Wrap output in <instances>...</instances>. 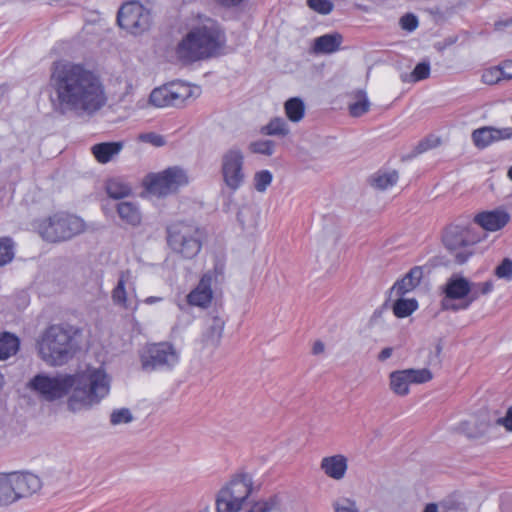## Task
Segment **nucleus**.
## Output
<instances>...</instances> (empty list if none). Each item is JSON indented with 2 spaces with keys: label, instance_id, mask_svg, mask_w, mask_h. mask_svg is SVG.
I'll return each mask as SVG.
<instances>
[{
  "label": "nucleus",
  "instance_id": "46",
  "mask_svg": "<svg viewBox=\"0 0 512 512\" xmlns=\"http://www.w3.org/2000/svg\"><path fill=\"white\" fill-rule=\"evenodd\" d=\"M308 6L323 15L329 14L333 9V3L330 0H307Z\"/></svg>",
  "mask_w": 512,
  "mask_h": 512
},
{
  "label": "nucleus",
  "instance_id": "50",
  "mask_svg": "<svg viewBox=\"0 0 512 512\" xmlns=\"http://www.w3.org/2000/svg\"><path fill=\"white\" fill-rule=\"evenodd\" d=\"M496 425H502L507 431L512 432V406L508 408L504 417H499L495 420Z\"/></svg>",
  "mask_w": 512,
  "mask_h": 512
},
{
  "label": "nucleus",
  "instance_id": "41",
  "mask_svg": "<svg viewBox=\"0 0 512 512\" xmlns=\"http://www.w3.org/2000/svg\"><path fill=\"white\" fill-rule=\"evenodd\" d=\"M273 175L269 170H261L254 174L253 182L254 188L258 192H265L267 187L271 184Z\"/></svg>",
  "mask_w": 512,
  "mask_h": 512
},
{
  "label": "nucleus",
  "instance_id": "20",
  "mask_svg": "<svg viewBox=\"0 0 512 512\" xmlns=\"http://www.w3.org/2000/svg\"><path fill=\"white\" fill-rule=\"evenodd\" d=\"M211 278L203 276L198 286L187 295V302L192 306L205 307L211 302Z\"/></svg>",
  "mask_w": 512,
  "mask_h": 512
},
{
  "label": "nucleus",
  "instance_id": "43",
  "mask_svg": "<svg viewBox=\"0 0 512 512\" xmlns=\"http://www.w3.org/2000/svg\"><path fill=\"white\" fill-rule=\"evenodd\" d=\"M133 415L128 408L113 410L110 415L112 425L127 424L133 421Z\"/></svg>",
  "mask_w": 512,
  "mask_h": 512
},
{
  "label": "nucleus",
  "instance_id": "40",
  "mask_svg": "<svg viewBox=\"0 0 512 512\" xmlns=\"http://www.w3.org/2000/svg\"><path fill=\"white\" fill-rule=\"evenodd\" d=\"M275 142L272 140H258L249 144V150L255 154L271 156L274 153Z\"/></svg>",
  "mask_w": 512,
  "mask_h": 512
},
{
  "label": "nucleus",
  "instance_id": "11",
  "mask_svg": "<svg viewBox=\"0 0 512 512\" xmlns=\"http://www.w3.org/2000/svg\"><path fill=\"white\" fill-rule=\"evenodd\" d=\"M244 153L236 146L226 150L221 156V175L224 184L232 192L237 191L245 182Z\"/></svg>",
  "mask_w": 512,
  "mask_h": 512
},
{
  "label": "nucleus",
  "instance_id": "33",
  "mask_svg": "<svg viewBox=\"0 0 512 512\" xmlns=\"http://www.w3.org/2000/svg\"><path fill=\"white\" fill-rule=\"evenodd\" d=\"M261 133L270 136H286L289 134V128L283 118L275 117L261 128Z\"/></svg>",
  "mask_w": 512,
  "mask_h": 512
},
{
  "label": "nucleus",
  "instance_id": "6",
  "mask_svg": "<svg viewBox=\"0 0 512 512\" xmlns=\"http://www.w3.org/2000/svg\"><path fill=\"white\" fill-rule=\"evenodd\" d=\"M86 225L80 217L66 213L57 212L38 225L40 236L51 243L63 242L83 233Z\"/></svg>",
  "mask_w": 512,
  "mask_h": 512
},
{
  "label": "nucleus",
  "instance_id": "27",
  "mask_svg": "<svg viewBox=\"0 0 512 512\" xmlns=\"http://www.w3.org/2000/svg\"><path fill=\"white\" fill-rule=\"evenodd\" d=\"M397 297L398 299H396L392 304L393 314L397 318L408 317L418 309V302L415 298L408 299L403 296Z\"/></svg>",
  "mask_w": 512,
  "mask_h": 512
},
{
  "label": "nucleus",
  "instance_id": "8",
  "mask_svg": "<svg viewBox=\"0 0 512 512\" xmlns=\"http://www.w3.org/2000/svg\"><path fill=\"white\" fill-rule=\"evenodd\" d=\"M179 359V352L170 342L149 344L140 354L141 368L145 372L170 371Z\"/></svg>",
  "mask_w": 512,
  "mask_h": 512
},
{
  "label": "nucleus",
  "instance_id": "54",
  "mask_svg": "<svg viewBox=\"0 0 512 512\" xmlns=\"http://www.w3.org/2000/svg\"><path fill=\"white\" fill-rule=\"evenodd\" d=\"M503 79H512V61H505L501 65Z\"/></svg>",
  "mask_w": 512,
  "mask_h": 512
},
{
  "label": "nucleus",
  "instance_id": "62",
  "mask_svg": "<svg viewBox=\"0 0 512 512\" xmlns=\"http://www.w3.org/2000/svg\"><path fill=\"white\" fill-rule=\"evenodd\" d=\"M161 300H162V298H160V297L150 296V297H147V298L144 300V302H145L146 304H154V303H157V302H159V301H161Z\"/></svg>",
  "mask_w": 512,
  "mask_h": 512
},
{
  "label": "nucleus",
  "instance_id": "14",
  "mask_svg": "<svg viewBox=\"0 0 512 512\" xmlns=\"http://www.w3.org/2000/svg\"><path fill=\"white\" fill-rule=\"evenodd\" d=\"M14 502L20 498L27 497L37 492L41 488V480L38 476L32 473H8Z\"/></svg>",
  "mask_w": 512,
  "mask_h": 512
},
{
  "label": "nucleus",
  "instance_id": "35",
  "mask_svg": "<svg viewBox=\"0 0 512 512\" xmlns=\"http://www.w3.org/2000/svg\"><path fill=\"white\" fill-rule=\"evenodd\" d=\"M106 192L111 198L121 199L131 193V188L119 180L111 179L106 184Z\"/></svg>",
  "mask_w": 512,
  "mask_h": 512
},
{
  "label": "nucleus",
  "instance_id": "1",
  "mask_svg": "<svg viewBox=\"0 0 512 512\" xmlns=\"http://www.w3.org/2000/svg\"><path fill=\"white\" fill-rule=\"evenodd\" d=\"M53 112L93 116L107 101L100 77L83 64L54 62L48 83Z\"/></svg>",
  "mask_w": 512,
  "mask_h": 512
},
{
  "label": "nucleus",
  "instance_id": "10",
  "mask_svg": "<svg viewBox=\"0 0 512 512\" xmlns=\"http://www.w3.org/2000/svg\"><path fill=\"white\" fill-rule=\"evenodd\" d=\"M117 23L127 32L139 35L147 31L152 24V15L149 9L137 1L123 4L117 13Z\"/></svg>",
  "mask_w": 512,
  "mask_h": 512
},
{
  "label": "nucleus",
  "instance_id": "59",
  "mask_svg": "<svg viewBox=\"0 0 512 512\" xmlns=\"http://www.w3.org/2000/svg\"><path fill=\"white\" fill-rule=\"evenodd\" d=\"M324 343L320 340L316 341L313 345L312 352L314 355H318L324 352Z\"/></svg>",
  "mask_w": 512,
  "mask_h": 512
},
{
  "label": "nucleus",
  "instance_id": "42",
  "mask_svg": "<svg viewBox=\"0 0 512 512\" xmlns=\"http://www.w3.org/2000/svg\"><path fill=\"white\" fill-rule=\"evenodd\" d=\"M410 381V384H422L432 379V373L429 369H405Z\"/></svg>",
  "mask_w": 512,
  "mask_h": 512
},
{
  "label": "nucleus",
  "instance_id": "49",
  "mask_svg": "<svg viewBox=\"0 0 512 512\" xmlns=\"http://www.w3.org/2000/svg\"><path fill=\"white\" fill-rule=\"evenodd\" d=\"M334 512H359V510L354 500L345 498L342 503L334 504Z\"/></svg>",
  "mask_w": 512,
  "mask_h": 512
},
{
  "label": "nucleus",
  "instance_id": "37",
  "mask_svg": "<svg viewBox=\"0 0 512 512\" xmlns=\"http://www.w3.org/2000/svg\"><path fill=\"white\" fill-rule=\"evenodd\" d=\"M112 299L114 304L120 305L125 309L134 310L136 307H131L127 301V293L125 290V281L123 278L118 280L116 287L112 291Z\"/></svg>",
  "mask_w": 512,
  "mask_h": 512
},
{
  "label": "nucleus",
  "instance_id": "29",
  "mask_svg": "<svg viewBox=\"0 0 512 512\" xmlns=\"http://www.w3.org/2000/svg\"><path fill=\"white\" fill-rule=\"evenodd\" d=\"M410 381L406 370L394 371L390 374V388L400 396L407 395L409 392Z\"/></svg>",
  "mask_w": 512,
  "mask_h": 512
},
{
  "label": "nucleus",
  "instance_id": "31",
  "mask_svg": "<svg viewBox=\"0 0 512 512\" xmlns=\"http://www.w3.org/2000/svg\"><path fill=\"white\" fill-rule=\"evenodd\" d=\"M354 101L349 103L348 110L351 116L360 117L367 113L370 108V102L367 98L366 92L358 90L353 95Z\"/></svg>",
  "mask_w": 512,
  "mask_h": 512
},
{
  "label": "nucleus",
  "instance_id": "17",
  "mask_svg": "<svg viewBox=\"0 0 512 512\" xmlns=\"http://www.w3.org/2000/svg\"><path fill=\"white\" fill-rule=\"evenodd\" d=\"M320 469L324 474L336 481L342 480L348 469V459L342 454H336L322 458Z\"/></svg>",
  "mask_w": 512,
  "mask_h": 512
},
{
  "label": "nucleus",
  "instance_id": "24",
  "mask_svg": "<svg viewBox=\"0 0 512 512\" xmlns=\"http://www.w3.org/2000/svg\"><path fill=\"white\" fill-rule=\"evenodd\" d=\"M20 348V339L9 332L0 334V360H6L15 355Z\"/></svg>",
  "mask_w": 512,
  "mask_h": 512
},
{
  "label": "nucleus",
  "instance_id": "28",
  "mask_svg": "<svg viewBox=\"0 0 512 512\" xmlns=\"http://www.w3.org/2000/svg\"><path fill=\"white\" fill-rule=\"evenodd\" d=\"M284 110L290 121L299 122L305 115V104L301 98L292 97L284 103Z\"/></svg>",
  "mask_w": 512,
  "mask_h": 512
},
{
  "label": "nucleus",
  "instance_id": "64",
  "mask_svg": "<svg viewBox=\"0 0 512 512\" xmlns=\"http://www.w3.org/2000/svg\"><path fill=\"white\" fill-rule=\"evenodd\" d=\"M508 177L512 180V166L508 170Z\"/></svg>",
  "mask_w": 512,
  "mask_h": 512
},
{
  "label": "nucleus",
  "instance_id": "23",
  "mask_svg": "<svg viewBox=\"0 0 512 512\" xmlns=\"http://www.w3.org/2000/svg\"><path fill=\"white\" fill-rule=\"evenodd\" d=\"M123 148L122 142H103L95 144L92 147V153L100 163L109 162Z\"/></svg>",
  "mask_w": 512,
  "mask_h": 512
},
{
  "label": "nucleus",
  "instance_id": "16",
  "mask_svg": "<svg viewBox=\"0 0 512 512\" xmlns=\"http://www.w3.org/2000/svg\"><path fill=\"white\" fill-rule=\"evenodd\" d=\"M221 491L243 505L252 492V479L248 474L236 475Z\"/></svg>",
  "mask_w": 512,
  "mask_h": 512
},
{
  "label": "nucleus",
  "instance_id": "4",
  "mask_svg": "<svg viewBox=\"0 0 512 512\" xmlns=\"http://www.w3.org/2000/svg\"><path fill=\"white\" fill-rule=\"evenodd\" d=\"M78 332L73 326L63 324L46 328L37 344L40 358L50 366L68 363L79 350Z\"/></svg>",
  "mask_w": 512,
  "mask_h": 512
},
{
  "label": "nucleus",
  "instance_id": "7",
  "mask_svg": "<svg viewBox=\"0 0 512 512\" xmlns=\"http://www.w3.org/2000/svg\"><path fill=\"white\" fill-rule=\"evenodd\" d=\"M473 229L472 224L454 223L449 225L443 233V244L454 254L458 264H464L468 260L472 255L469 247L480 241V237Z\"/></svg>",
  "mask_w": 512,
  "mask_h": 512
},
{
  "label": "nucleus",
  "instance_id": "53",
  "mask_svg": "<svg viewBox=\"0 0 512 512\" xmlns=\"http://www.w3.org/2000/svg\"><path fill=\"white\" fill-rule=\"evenodd\" d=\"M432 147H433V145L430 143L429 139L422 140L415 147V153L416 154H421V153L427 151L428 149H430Z\"/></svg>",
  "mask_w": 512,
  "mask_h": 512
},
{
  "label": "nucleus",
  "instance_id": "12",
  "mask_svg": "<svg viewBox=\"0 0 512 512\" xmlns=\"http://www.w3.org/2000/svg\"><path fill=\"white\" fill-rule=\"evenodd\" d=\"M192 96V89L182 82H171L152 90L149 101L159 108L182 107Z\"/></svg>",
  "mask_w": 512,
  "mask_h": 512
},
{
  "label": "nucleus",
  "instance_id": "38",
  "mask_svg": "<svg viewBox=\"0 0 512 512\" xmlns=\"http://www.w3.org/2000/svg\"><path fill=\"white\" fill-rule=\"evenodd\" d=\"M14 258V243L11 238H0V267L8 264Z\"/></svg>",
  "mask_w": 512,
  "mask_h": 512
},
{
  "label": "nucleus",
  "instance_id": "63",
  "mask_svg": "<svg viewBox=\"0 0 512 512\" xmlns=\"http://www.w3.org/2000/svg\"><path fill=\"white\" fill-rule=\"evenodd\" d=\"M4 384H5V378H4V375L0 372V391L3 389Z\"/></svg>",
  "mask_w": 512,
  "mask_h": 512
},
{
  "label": "nucleus",
  "instance_id": "3",
  "mask_svg": "<svg viewBox=\"0 0 512 512\" xmlns=\"http://www.w3.org/2000/svg\"><path fill=\"white\" fill-rule=\"evenodd\" d=\"M224 44L225 36L217 22L204 18L192 25L178 42L175 56L181 64L190 65L216 57Z\"/></svg>",
  "mask_w": 512,
  "mask_h": 512
},
{
  "label": "nucleus",
  "instance_id": "45",
  "mask_svg": "<svg viewBox=\"0 0 512 512\" xmlns=\"http://www.w3.org/2000/svg\"><path fill=\"white\" fill-rule=\"evenodd\" d=\"M503 79L501 66L487 69L482 74V81L485 84L493 85Z\"/></svg>",
  "mask_w": 512,
  "mask_h": 512
},
{
  "label": "nucleus",
  "instance_id": "25",
  "mask_svg": "<svg viewBox=\"0 0 512 512\" xmlns=\"http://www.w3.org/2000/svg\"><path fill=\"white\" fill-rule=\"evenodd\" d=\"M489 425L487 415L484 414L481 416L479 421L473 420L462 422L460 424V429L470 438H479L487 432Z\"/></svg>",
  "mask_w": 512,
  "mask_h": 512
},
{
  "label": "nucleus",
  "instance_id": "55",
  "mask_svg": "<svg viewBox=\"0 0 512 512\" xmlns=\"http://www.w3.org/2000/svg\"><path fill=\"white\" fill-rule=\"evenodd\" d=\"M494 26H495V30L503 31L507 27L512 26V17L511 18H507L505 20H498V21L495 22Z\"/></svg>",
  "mask_w": 512,
  "mask_h": 512
},
{
  "label": "nucleus",
  "instance_id": "30",
  "mask_svg": "<svg viewBox=\"0 0 512 512\" xmlns=\"http://www.w3.org/2000/svg\"><path fill=\"white\" fill-rule=\"evenodd\" d=\"M398 172L395 170L389 172H377L370 178V184L379 190H386L394 186L398 181Z\"/></svg>",
  "mask_w": 512,
  "mask_h": 512
},
{
  "label": "nucleus",
  "instance_id": "13",
  "mask_svg": "<svg viewBox=\"0 0 512 512\" xmlns=\"http://www.w3.org/2000/svg\"><path fill=\"white\" fill-rule=\"evenodd\" d=\"M471 291V282L459 275H452L443 288L445 294L441 301L443 310L459 311L469 308L467 302Z\"/></svg>",
  "mask_w": 512,
  "mask_h": 512
},
{
  "label": "nucleus",
  "instance_id": "60",
  "mask_svg": "<svg viewBox=\"0 0 512 512\" xmlns=\"http://www.w3.org/2000/svg\"><path fill=\"white\" fill-rule=\"evenodd\" d=\"M381 315H382V309L375 310L370 319V323L371 324L376 323L377 319L380 318Z\"/></svg>",
  "mask_w": 512,
  "mask_h": 512
},
{
  "label": "nucleus",
  "instance_id": "5",
  "mask_svg": "<svg viewBox=\"0 0 512 512\" xmlns=\"http://www.w3.org/2000/svg\"><path fill=\"white\" fill-rule=\"evenodd\" d=\"M167 244L171 250L185 259H192L198 255L205 238L204 231L197 225L176 221L166 228Z\"/></svg>",
  "mask_w": 512,
  "mask_h": 512
},
{
  "label": "nucleus",
  "instance_id": "61",
  "mask_svg": "<svg viewBox=\"0 0 512 512\" xmlns=\"http://www.w3.org/2000/svg\"><path fill=\"white\" fill-rule=\"evenodd\" d=\"M423 512H438V506L434 503L427 504Z\"/></svg>",
  "mask_w": 512,
  "mask_h": 512
},
{
  "label": "nucleus",
  "instance_id": "44",
  "mask_svg": "<svg viewBox=\"0 0 512 512\" xmlns=\"http://www.w3.org/2000/svg\"><path fill=\"white\" fill-rule=\"evenodd\" d=\"M495 275L500 279L510 281L512 279V260L510 258H504L495 268Z\"/></svg>",
  "mask_w": 512,
  "mask_h": 512
},
{
  "label": "nucleus",
  "instance_id": "18",
  "mask_svg": "<svg viewBox=\"0 0 512 512\" xmlns=\"http://www.w3.org/2000/svg\"><path fill=\"white\" fill-rule=\"evenodd\" d=\"M509 214L505 211L494 210L479 213L475 216V224L487 231H497L509 221Z\"/></svg>",
  "mask_w": 512,
  "mask_h": 512
},
{
  "label": "nucleus",
  "instance_id": "47",
  "mask_svg": "<svg viewBox=\"0 0 512 512\" xmlns=\"http://www.w3.org/2000/svg\"><path fill=\"white\" fill-rule=\"evenodd\" d=\"M138 138L140 141L152 144L155 147H161L165 145L164 137L154 132L142 133Z\"/></svg>",
  "mask_w": 512,
  "mask_h": 512
},
{
  "label": "nucleus",
  "instance_id": "19",
  "mask_svg": "<svg viewBox=\"0 0 512 512\" xmlns=\"http://www.w3.org/2000/svg\"><path fill=\"white\" fill-rule=\"evenodd\" d=\"M422 277V268L419 266L413 267L402 279L397 280L394 283L390 290L391 295L404 296L419 285Z\"/></svg>",
  "mask_w": 512,
  "mask_h": 512
},
{
  "label": "nucleus",
  "instance_id": "51",
  "mask_svg": "<svg viewBox=\"0 0 512 512\" xmlns=\"http://www.w3.org/2000/svg\"><path fill=\"white\" fill-rule=\"evenodd\" d=\"M442 350H443L442 340H438V342L435 345V352H434V354L429 357L430 364L438 365V364L441 363L440 356H441Z\"/></svg>",
  "mask_w": 512,
  "mask_h": 512
},
{
  "label": "nucleus",
  "instance_id": "32",
  "mask_svg": "<svg viewBox=\"0 0 512 512\" xmlns=\"http://www.w3.org/2000/svg\"><path fill=\"white\" fill-rule=\"evenodd\" d=\"M281 499L278 495L270 496L253 503L247 512H274L280 511Z\"/></svg>",
  "mask_w": 512,
  "mask_h": 512
},
{
  "label": "nucleus",
  "instance_id": "39",
  "mask_svg": "<svg viewBox=\"0 0 512 512\" xmlns=\"http://www.w3.org/2000/svg\"><path fill=\"white\" fill-rule=\"evenodd\" d=\"M430 75V64L428 61H423L418 63L412 73L410 75H402L401 78L403 81H407V78H409V81L411 82H418L421 80H424L428 78Z\"/></svg>",
  "mask_w": 512,
  "mask_h": 512
},
{
  "label": "nucleus",
  "instance_id": "56",
  "mask_svg": "<svg viewBox=\"0 0 512 512\" xmlns=\"http://www.w3.org/2000/svg\"><path fill=\"white\" fill-rule=\"evenodd\" d=\"M244 1L245 0H216L217 3L226 8L237 7Z\"/></svg>",
  "mask_w": 512,
  "mask_h": 512
},
{
  "label": "nucleus",
  "instance_id": "36",
  "mask_svg": "<svg viewBox=\"0 0 512 512\" xmlns=\"http://www.w3.org/2000/svg\"><path fill=\"white\" fill-rule=\"evenodd\" d=\"M12 491L8 473H0V507L14 503Z\"/></svg>",
  "mask_w": 512,
  "mask_h": 512
},
{
  "label": "nucleus",
  "instance_id": "57",
  "mask_svg": "<svg viewBox=\"0 0 512 512\" xmlns=\"http://www.w3.org/2000/svg\"><path fill=\"white\" fill-rule=\"evenodd\" d=\"M393 349L391 347L384 348L378 355L379 361H385L391 357Z\"/></svg>",
  "mask_w": 512,
  "mask_h": 512
},
{
  "label": "nucleus",
  "instance_id": "2",
  "mask_svg": "<svg viewBox=\"0 0 512 512\" xmlns=\"http://www.w3.org/2000/svg\"><path fill=\"white\" fill-rule=\"evenodd\" d=\"M28 388L49 402L66 396L72 390L67 408L75 413L97 405L108 395L110 383L104 370L89 369L75 375L40 373L28 382Z\"/></svg>",
  "mask_w": 512,
  "mask_h": 512
},
{
  "label": "nucleus",
  "instance_id": "21",
  "mask_svg": "<svg viewBox=\"0 0 512 512\" xmlns=\"http://www.w3.org/2000/svg\"><path fill=\"white\" fill-rule=\"evenodd\" d=\"M343 37L339 33L324 34L315 38L313 50L316 54H331L340 49Z\"/></svg>",
  "mask_w": 512,
  "mask_h": 512
},
{
  "label": "nucleus",
  "instance_id": "48",
  "mask_svg": "<svg viewBox=\"0 0 512 512\" xmlns=\"http://www.w3.org/2000/svg\"><path fill=\"white\" fill-rule=\"evenodd\" d=\"M400 26L403 30L412 32L418 27V18L412 13H407L400 18Z\"/></svg>",
  "mask_w": 512,
  "mask_h": 512
},
{
  "label": "nucleus",
  "instance_id": "34",
  "mask_svg": "<svg viewBox=\"0 0 512 512\" xmlns=\"http://www.w3.org/2000/svg\"><path fill=\"white\" fill-rule=\"evenodd\" d=\"M243 505L224 495L223 491H219L216 497V511L217 512H239Z\"/></svg>",
  "mask_w": 512,
  "mask_h": 512
},
{
  "label": "nucleus",
  "instance_id": "9",
  "mask_svg": "<svg viewBox=\"0 0 512 512\" xmlns=\"http://www.w3.org/2000/svg\"><path fill=\"white\" fill-rule=\"evenodd\" d=\"M144 184L151 194L166 196L175 193L181 186L188 184V177L182 168L174 166L161 173L147 175Z\"/></svg>",
  "mask_w": 512,
  "mask_h": 512
},
{
  "label": "nucleus",
  "instance_id": "52",
  "mask_svg": "<svg viewBox=\"0 0 512 512\" xmlns=\"http://www.w3.org/2000/svg\"><path fill=\"white\" fill-rule=\"evenodd\" d=\"M481 294V287H479V283H471V291L468 294L467 302H469V306L476 301Z\"/></svg>",
  "mask_w": 512,
  "mask_h": 512
},
{
  "label": "nucleus",
  "instance_id": "58",
  "mask_svg": "<svg viewBox=\"0 0 512 512\" xmlns=\"http://www.w3.org/2000/svg\"><path fill=\"white\" fill-rule=\"evenodd\" d=\"M479 287H481V294L486 295L492 291L493 284L491 281H486L483 283H479Z\"/></svg>",
  "mask_w": 512,
  "mask_h": 512
},
{
  "label": "nucleus",
  "instance_id": "15",
  "mask_svg": "<svg viewBox=\"0 0 512 512\" xmlns=\"http://www.w3.org/2000/svg\"><path fill=\"white\" fill-rule=\"evenodd\" d=\"M511 138L512 127L483 126L475 129L471 134L472 142L478 149H485L493 143Z\"/></svg>",
  "mask_w": 512,
  "mask_h": 512
},
{
  "label": "nucleus",
  "instance_id": "26",
  "mask_svg": "<svg viewBox=\"0 0 512 512\" xmlns=\"http://www.w3.org/2000/svg\"><path fill=\"white\" fill-rule=\"evenodd\" d=\"M117 212L121 220L125 223L136 226L140 224L141 215L137 206L132 202H120L117 205Z\"/></svg>",
  "mask_w": 512,
  "mask_h": 512
},
{
  "label": "nucleus",
  "instance_id": "22",
  "mask_svg": "<svg viewBox=\"0 0 512 512\" xmlns=\"http://www.w3.org/2000/svg\"><path fill=\"white\" fill-rule=\"evenodd\" d=\"M225 321L219 316H212L207 319L206 330L203 333L202 341L206 345L217 346L222 337Z\"/></svg>",
  "mask_w": 512,
  "mask_h": 512
}]
</instances>
